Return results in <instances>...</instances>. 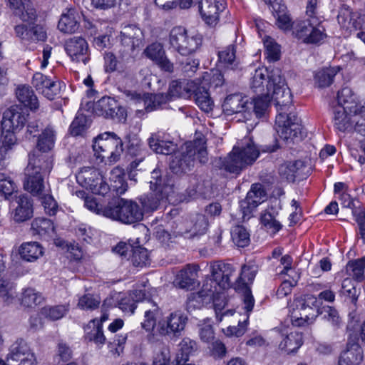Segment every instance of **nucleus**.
<instances>
[{"mask_svg":"<svg viewBox=\"0 0 365 365\" xmlns=\"http://www.w3.org/2000/svg\"><path fill=\"white\" fill-rule=\"evenodd\" d=\"M267 92L255 98L253 110L257 116H261L267 109L269 103L274 102L278 113L287 107L292 106V94L287 87L280 69H275L269 77Z\"/></svg>","mask_w":365,"mask_h":365,"instance_id":"nucleus-1","label":"nucleus"},{"mask_svg":"<svg viewBox=\"0 0 365 365\" xmlns=\"http://www.w3.org/2000/svg\"><path fill=\"white\" fill-rule=\"evenodd\" d=\"M234 270L231 265L225 264H213L210 267L212 278H207L202 285L201 290L198 292L191 293L187 300V310L200 309L205 304L211 302L217 289H212L219 284L222 287H230L231 281L230 277Z\"/></svg>","mask_w":365,"mask_h":365,"instance_id":"nucleus-2","label":"nucleus"},{"mask_svg":"<svg viewBox=\"0 0 365 365\" xmlns=\"http://www.w3.org/2000/svg\"><path fill=\"white\" fill-rule=\"evenodd\" d=\"M259 155V150L252 140L245 137L222 160L220 168L230 173L239 174L247 166L255 162Z\"/></svg>","mask_w":365,"mask_h":365,"instance_id":"nucleus-3","label":"nucleus"},{"mask_svg":"<svg viewBox=\"0 0 365 365\" xmlns=\"http://www.w3.org/2000/svg\"><path fill=\"white\" fill-rule=\"evenodd\" d=\"M207 155L204 139L187 142L171 156L170 169L176 174L185 173L194 165L196 159H198L201 163H205L207 161Z\"/></svg>","mask_w":365,"mask_h":365,"instance_id":"nucleus-4","label":"nucleus"},{"mask_svg":"<svg viewBox=\"0 0 365 365\" xmlns=\"http://www.w3.org/2000/svg\"><path fill=\"white\" fill-rule=\"evenodd\" d=\"M53 168L52 160L43 155L29 159L25 170L24 188L34 196L42 195L45 190L43 178Z\"/></svg>","mask_w":365,"mask_h":365,"instance_id":"nucleus-5","label":"nucleus"},{"mask_svg":"<svg viewBox=\"0 0 365 365\" xmlns=\"http://www.w3.org/2000/svg\"><path fill=\"white\" fill-rule=\"evenodd\" d=\"M123 141L115 133L105 132L93 140V150L97 158L106 165H112L123 153Z\"/></svg>","mask_w":365,"mask_h":365,"instance_id":"nucleus-6","label":"nucleus"},{"mask_svg":"<svg viewBox=\"0 0 365 365\" xmlns=\"http://www.w3.org/2000/svg\"><path fill=\"white\" fill-rule=\"evenodd\" d=\"M103 216L130 225L143 219V210L135 201L118 198L104 207Z\"/></svg>","mask_w":365,"mask_h":365,"instance_id":"nucleus-7","label":"nucleus"},{"mask_svg":"<svg viewBox=\"0 0 365 365\" xmlns=\"http://www.w3.org/2000/svg\"><path fill=\"white\" fill-rule=\"evenodd\" d=\"M202 43V36L197 32L176 26L169 33L170 48L182 56H188L198 51Z\"/></svg>","mask_w":365,"mask_h":365,"instance_id":"nucleus-8","label":"nucleus"},{"mask_svg":"<svg viewBox=\"0 0 365 365\" xmlns=\"http://www.w3.org/2000/svg\"><path fill=\"white\" fill-rule=\"evenodd\" d=\"M149 183L152 192L139 198L143 212L156 210L160 202L167 199L170 190H172L169 183L162 178L161 171L159 169H154L151 172Z\"/></svg>","mask_w":365,"mask_h":365,"instance_id":"nucleus-9","label":"nucleus"},{"mask_svg":"<svg viewBox=\"0 0 365 365\" xmlns=\"http://www.w3.org/2000/svg\"><path fill=\"white\" fill-rule=\"evenodd\" d=\"M318 299L313 295L294 299L289 308L292 325L303 327L312 323L317 317Z\"/></svg>","mask_w":365,"mask_h":365,"instance_id":"nucleus-10","label":"nucleus"},{"mask_svg":"<svg viewBox=\"0 0 365 365\" xmlns=\"http://www.w3.org/2000/svg\"><path fill=\"white\" fill-rule=\"evenodd\" d=\"M291 106L280 111L276 116V130L279 137L288 141L302 138L301 120L292 113H287Z\"/></svg>","mask_w":365,"mask_h":365,"instance_id":"nucleus-11","label":"nucleus"},{"mask_svg":"<svg viewBox=\"0 0 365 365\" xmlns=\"http://www.w3.org/2000/svg\"><path fill=\"white\" fill-rule=\"evenodd\" d=\"M187 320L184 313L175 311L158 323L157 332L163 336H179L185 329Z\"/></svg>","mask_w":365,"mask_h":365,"instance_id":"nucleus-12","label":"nucleus"},{"mask_svg":"<svg viewBox=\"0 0 365 365\" xmlns=\"http://www.w3.org/2000/svg\"><path fill=\"white\" fill-rule=\"evenodd\" d=\"M11 215L15 222H26L34 215L33 200L27 195H16L11 202Z\"/></svg>","mask_w":365,"mask_h":365,"instance_id":"nucleus-13","label":"nucleus"},{"mask_svg":"<svg viewBox=\"0 0 365 365\" xmlns=\"http://www.w3.org/2000/svg\"><path fill=\"white\" fill-rule=\"evenodd\" d=\"M65 51L71 60L86 65L91 60L89 46L82 37L74 36L65 42Z\"/></svg>","mask_w":365,"mask_h":365,"instance_id":"nucleus-14","label":"nucleus"},{"mask_svg":"<svg viewBox=\"0 0 365 365\" xmlns=\"http://www.w3.org/2000/svg\"><path fill=\"white\" fill-rule=\"evenodd\" d=\"M8 361L19 362L18 365H36V359L27 343L20 339L10 346Z\"/></svg>","mask_w":365,"mask_h":365,"instance_id":"nucleus-15","label":"nucleus"},{"mask_svg":"<svg viewBox=\"0 0 365 365\" xmlns=\"http://www.w3.org/2000/svg\"><path fill=\"white\" fill-rule=\"evenodd\" d=\"M27 117L28 114L21 107L12 106L4 112L1 128L14 132L21 130L27 121Z\"/></svg>","mask_w":365,"mask_h":365,"instance_id":"nucleus-16","label":"nucleus"},{"mask_svg":"<svg viewBox=\"0 0 365 365\" xmlns=\"http://www.w3.org/2000/svg\"><path fill=\"white\" fill-rule=\"evenodd\" d=\"M36 18L31 21H22L26 24H19L14 26L16 37L22 41H38L46 38V33L39 25L35 24Z\"/></svg>","mask_w":365,"mask_h":365,"instance_id":"nucleus-17","label":"nucleus"},{"mask_svg":"<svg viewBox=\"0 0 365 365\" xmlns=\"http://www.w3.org/2000/svg\"><path fill=\"white\" fill-rule=\"evenodd\" d=\"M223 0H201L199 10L202 19L207 25L215 26L219 21L220 14L225 10Z\"/></svg>","mask_w":365,"mask_h":365,"instance_id":"nucleus-18","label":"nucleus"},{"mask_svg":"<svg viewBox=\"0 0 365 365\" xmlns=\"http://www.w3.org/2000/svg\"><path fill=\"white\" fill-rule=\"evenodd\" d=\"M209 74L205 73L202 79H197L195 88L192 92L195 103L204 112H210L214 106V103L208 93Z\"/></svg>","mask_w":365,"mask_h":365,"instance_id":"nucleus-19","label":"nucleus"},{"mask_svg":"<svg viewBox=\"0 0 365 365\" xmlns=\"http://www.w3.org/2000/svg\"><path fill=\"white\" fill-rule=\"evenodd\" d=\"M242 301L244 304V309L246 312V318L242 322L239 321L237 327H228L225 331V334L227 336L239 337L242 336L246 331V326L249 319V315L252 311L255 305V299L252 294L250 289L247 286H245L242 295Z\"/></svg>","mask_w":365,"mask_h":365,"instance_id":"nucleus-20","label":"nucleus"},{"mask_svg":"<svg viewBox=\"0 0 365 365\" xmlns=\"http://www.w3.org/2000/svg\"><path fill=\"white\" fill-rule=\"evenodd\" d=\"M266 199V192L261 184H253L245 199L240 202V207L244 216L251 212Z\"/></svg>","mask_w":365,"mask_h":365,"instance_id":"nucleus-21","label":"nucleus"},{"mask_svg":"<svg viewBox=\"0 0 365 365\" xmlns=\"http://www.w3.org/2000/svg\"><path fill=\"white\" fill-rule=\"evenodd\" d=\"M252 103L249 102L246 96L240 93H234L227 96L222 105V110L227 115L247 113L252 108Z\"/></svg>","mask_w":365,"mask_h":365,"instance_id":"nucleus-22","label":"nucleus"},{"mask_svg":"<svg viewBox=\"0 0 365 365\" xmlns=\"http://www.w3.org/2000/svg\"><path fill=\"white\" fill-rule=\"evenodd\" d=\"M337 20L341 27L347 31L365 29V14L352 12L349 8L340 10Z\"/></svg>","mask_w":365,"mask_h":365,"instance_id":"nucleus-23","label":"nucleus"},{"mask_svg":"<svg viewBox=\"0 0 365 365\" xmlns=\"http://www.w3.org/2000/svg\"><path fill=\"white\" fill-rule=\"evenodd\" d=\"M33 86L46 98L53 100L59 93L57 82L41 73H36L32 78Z\"/></svg>","mask_w":365,"mask_h":365,"instance_id":"nucleus-24","label":"nucleus"},{"mask_svg":"<svg viewBox=\"0 0 365 365\" xmlns=\"http://www.w3.org/2000/svg\"><path fill=\"white\" fill-rule=\"evenodd\" d=\"M352 106H346L344 107L339 106L334 110V126L335 128L342 132L346 131L351 125V123H356L355 130L365 135V129L361 131L359 121L356 120V115L354 116V119H350L348 116V112L351 113Z\"/></svg>","mask_w":365,"mask_h":365,"instance_id":"nucleus-25","label":"nucleus"},{"mask_svg":"<svg viewBox=\"0 0 365 365\" xmlns=\"http://www.w3.org/2000/svg\"><path fill=\"white\" fill-rule=\"evenodd\" d=\"M13 14L21 21L37 18L36 10L31 0H6Z\"/></svg>","mask_w":365,"mask_h":365,"instance_id":"nucleus-26","label":"nucleus"},{"mask_svg":"<svg viewBox=\"0 0 365 365\" xmlns=\"http://www.w3.org/2000/svg\"><path fill=\"white\" fill-rule=\"evenodd\" d=\"M120 38L124 46L133 51L135 48L143 45L144 35L142 30L138 26L128 25L120 31Z\"/></svg>","mask_w":365,"mask_h":365,"instance_id":"nucleus-27","label":"nucleus"},{"mask_svg":"<svg viewBox=\"0 0 365 365\" xmlns=\"http://www.w3.org/2000/svg\"><path fill=\"white\" fill-rule=\"evenodd\" d=\"M93 111L98 115L106 118H114L120 113L123 115V110L119 107L117 101L110 97H103L93 106Z\"/></svg>","mask_w":365,"mask_h":365,"instance_id":"nucleus-28","label":"nucleus"},{"mask_svg":"<svg viewBox=\"0 0 365 365\" xmlns=\"http://www.w3.org/2000/svg\"><path fill=\"white\" fill-rule=\"evenodd\" d=\"M362 359V349L357 342L349 339L346 349L341 354L338 365H359Z\"/></svg>","mask_w":365,"mask_h":365,"instance_id":"nucleus-29","label":"nucleus"},{"mask_svg":"<svg viewBox=\"0 0 365 365\" xmlns=\"http://www.w3.org/2000/svg\"><path fill=\"white\" fill-rule=\"evenodd\" d=\"M197 79L193 81H173L169 86L168 96L170 101L173 98H188L192 96Z\"/></svg>","mask_w":365,"mask_h":365,"instance_id":"nucleus-30","label":"nucleus"},{"mask_svg":"<svg viewBox=\"0 0 365 365\" xmlns=\"http://www.w3.org/2000/svg\"><path fill=\"white\" fill-rule=\"evenodd\" d=\"M58 29L64 34H71L79 29V15L74 9L63 12L58 21Z\"/></svg>","mask_w":365,"mask_h":365,"instance_id":"nucleus-31","label":"nucleus"},{"mask_svg":"<svg viewBox=\"0 0 365 365\" xmlns=\"http://www.w3.org/2000/svg\"><path fill=\"white\" fill-rule=\"evenodd\" d=\"M198 266L187 264L181 269L176 277V283L182 289H192L197 283Z\"/></svg>","mask_w":365,"mask_h":365,"instance_id":"nucleus-32","label":"nucleus"},{"mask_svg":"<svg viewBox=\"0 0 365 365\" xmlns=\"http://www.w3.org/2000/svg\"><path fill=\"white\" fill-rule=\"evenodd\" d=\"M165 133L158 132L148 138L150 148L156 153L169 155L175 150L176 145L170 140L165 138Z\"/></svg>","mask_w":365,"mask_h":365,"instance_id":"nucleus-33","label":"nucleus"},{"mask_svg":"<svg viewBox=\"0 0 365 365\" xmlns=\"http://www.w3.org/2000/svg\"><path fill=\"white\" fill-rule=\"evenodd\" d=\"M145 309L144 319L141 322V327L147 331H151L155 327L157 329L156 321L160 315V310L156 303L152 300H148L143 304Z\"/></svg>","mask_w":365,"mask_h":365,"instance_id":"nucleus-34","label":"nucleus"},{"mask_svg":"<svg viewBox=\"0 0 365 365\" xmlns=\"http://www.w3.org/2000/svg\"><path fill=\"white\" fill-rule=\"evenodd\" d=\"M227 288L228 287H220L219 284L217 285L216 288L215 287L212 288V289H217V292H215L214 296L211 299V302L213 303L216 317L219 322H221L224 317L232 316L235 313L233 309H227L224 312L222 311L227 304L226 297L222 290Z\"/></svg>","mask_w":365,"mask_h":365,"instance_id":"nucleus-35","label":"nucleus"},{"mask_svg":"<svg viewBox=\"0 0 365 365\" xmlns=\"http://www.w3.org/2000/svg\"><path fill=\"white\" fill-rule=\"evenodd\" d=\"M276 68H274L275 70ZM274 69L269 73L264 68H259L255 71V73L250 80V88L255 93H264V83H266V91H267V85L269 84V77Z\"/></svg>","mask_w":365,"mask_h":365,"instance_id":"nucleus-36","label":"nucleus"},{"mask_svg":"<svg viewBox=\"0 0 365 365\" xmlns=\"http://www.w3.org/2000/svg\"><path fill=\"white\" fill-rule=\"evenodd\" d=\"M86 339L94 342L98 346H103L106 342V336L103 334V326L98 322V319H92L85 328Z\"/></svg>","mask_w":365,"mask_h":365,"instance_id":"nucleus-37","label":"nucleus"},{"mask_svg":"<svg viewBox=\"0 0 365 365\" xmlns=\"http://www.w3.org/2000/svg\"><path fill=\"white\" fill-rule=\"evenodd\" d=\"M16 94L19 101L24 106L29 108L31 110L38 108V100L30 87L26 86L18 87Z\"/></svg>","mask_w":365,"mask_h":365,"instance_id":"nucleus-38","label":"nucleus"},{"mask_svg":"<svg viewBox=\"0 0 365 365\" xmlns=\"http://www.w3.org/2000/svg\"><path fill=\"white\" fill-rule=\"evenodd\" d=\"M327 37L325 29L317 18H312V24L307 31V36L302 41L305 43L317 44L323 41Z\"/></svg>","mask_w":365,"mask_h":365,"instance_id":"nucleus-39","label":"nucleus"},{"mask_svg":"<svg viewBox=\"0 0 365 365\" xmlns=\"http://www.w3.org/2000/svg\"><path fill=\"white\" fill-rule=\"evenodd\" d=\"M19 254L24 259L34 262L43 255V248L37 242H25L21 245Z\"/></svg>","mask_w":365,"mask_h":365,"instance_id":"nucleus-40","label":"nucleus"},{"mask_svg":"<svg viewBox=\"0 0 365 365\" xmlns=\"http://www.w3.org/2000/svg\"><path fill=\"white\" fill-rule=\"evenodd\" d=\"M168 101H170V99L166 94L147 93L143 97H139L137 100V103H143L145 110L150 112L158 108L161 105L166 103Z\"/></svg>","mask_w":365,"mask_h":365,"instance_id":"nucleus-41","label":"nucleus"},{"mask_svg":"<svg viewBox=\"0 0 365 365\" xmlns=\"http://www.w3.org/2000/svg\"><path fill=\"white\" fill-rule=\"evenodd\" d=\"M269 3L272 8L277 26L282 30H288L291 27L292 28L291 19L286 11V6L281 3H272L271 0H269Z\"/></svg>","mask_w":365,"mask_h":365,"instance_id":"nucleus-42","label":"nucleus"},{"mask_svg":"<svg viewBox=\"0 0 365 365\" xmlns=\"http://www.w3.org/2000/svg\"><path fill=\"white\" fill-rule=\"evenodd\" d=\"M101 175L97 169L85 167L77 173L76 180L81 185L89 189L98 180H101Z\"/></svg>","mask_w":365,"mask_h":365,"instance_id":"nucleus-43","label":"nucleus"},{"mask_svg":"<svg viewBox=\"0 0 365 365\" xmlns=\"http://www.w3.org/2000/svg\"><path fill=\"white\" fill-rule=\"evenodd\" d=\"M34 234L41 237L50 236L54 232V225L51 220L44 217H36L31 223Z\"/></svg>","mask_w":365,"mask_h":365,"instance_id":"nucleus-44","label":"nucleus"},{"mask_svg":"<svg viewBox=\"0 0 365 365\" xmlns=\"http://www.w3.org/2000/svg\"><path fill=\"white\" fill-rule=\"evenodd\" d=\"M55 140L56 131L51 126H47L38 136L37 147L40 150L47 152L54 146Z\"/></svg>","mask_w":365,"mask_h":365,"instance_id":"nucleus-45","label":"nucleus"},{"mask_svg":"<svg viewBox=\"0 0 365 365\" xmlns=\"http://www.w3.org/2000/svg\"><path fill=\"white\" fill-rule=\"evenodd\" d=\"M339 71V67L326 68L317 71L314 76L315 84L319 88L330 86Z\"/></svg>","mask_w":365,"mask_h":365,"instance_id":"nucleus-46","label":"nucleus"},{"mask_svg":"<svg viewBox=\"0 0 365 365\" xmlns=\"http://www.w3.org/2000/svg\"><path fill=\"white\" fill-rule=\"evenodd\" d=\"M302 344V336L297 331H291L280 342L279 346L287 353L297 351Z\"/></svg>","mask_w":365,"mask_h":365,"instance_id":"nucleus-47","label":"nucleus"},{"mask_svg":"<svg viewBox=\"0 0 365 365\" xmlns=\"http://www.w3.org/2000/svg\"><path fill=\"white\" fill-rule=\"evenodd\" d=\"M261 224L264 228L271 233H276L279 231L282 228L281 223L276 220L275 213L272 208L271 210H267L262 213L260 217Z\"/></svg>","mask_w":365,"mask_h":365,"instance_id":"nucleus-48","label":"nucleus"},{"mask_svg":"<svg viewBox=\"0 0 365 365\" xmlns=\"http://www.w3.org/2000/svg\"><path fill=\"white\" fill-rule=\"evenodd\" d=\"M364 269L365 256L360 259L350 261L346 265V271L349 274L359 282H361L364 279Z\"/></svg>","mask_w":365,"mask_h":365,"instance_id":"nucleus-49","label":"nucleus"},{"mask_svg":"<svg viewBox=\"0 0 365 365\" xmlns=\"http://www.w3.org/2000/svg\"><path fill=\"white\" fill-rule=\"evenodd\" d=\"M43 301V297L41 293L33 288H26L24 289L21 295V304L26 307H35Z\"/></svg>","mask_w":365,"mask_h":365,"instance_id":"nucleus-50","label":"nucleus"},{"mask_svg":"<svg viewBox=\"0 0 365 365\" xmlns=\"http://www.w3.org/2000/svg\"><path fill=\"white\" fill-rule=\"evenodd\" d=\"M300 161L285 162L279 168V175L282 180L288 182H294L296 178V173L301 165Z\"/></svg>","mask_w":365,"mask_h":365,"instance_id":"nucleus-51","label":"nucleus"},{"mask_svg":"<svg viewBox=\"0 0 365 365\" xmlns=\"http://www.w3.org/2000/svg\"><path fill=\"white\" fill-rule=\"evenodd\" d=\"M231 237L233 242L239 247H245L250 243V233L242 225H236L231 230Z\"/></svg>","mask_w":365,"mask_h":365,"instance_id":"nucleus-52","label":"nucleus"},{"mask_svg":"<svg viewBox=\"0 0 365 365\" xmlns=\"http://www.w3.org/2000/svg\"><path fill=\"white\" fill-rule=\"evenodd\" d=\"M68 311V305L46 306L41 309V314L46 318L56 321L63 318Z\"/></svg>","mask_w":365,"mask_h":365,"instance_id":"nucleus-53","label":"nucleus"},{"mask_svg":"<svg viewBox=\"0 0 365 365\" xmlns=\"http://www.w3.org/2000/svg\"><path fill=\"white\" fill-rule=\"evenodd\" d=\"M190 223L191 226L186 232L190 233L192 237L204 234L208 225L207 219L203 215H196L191 219Z\"/></svg>","mask_w":365,"mask_h":365,"instance_id":"nucleus-54","label":"nucleus"},{"mask_svg":"<svg viewBox=\"0 0 365 365\" xmlns=\"http://www.w3.org/2000/svg\"><path fill=\"white\" fill-rule=\"evenodd\" d=\"M17 185L8 175L0 173V192L5 199H8L14 192H17Z\"/></svg>","mask_w":365,"mask_h":365,"instance_id":"nucleus-55","label":"nucleus"},{"mask_svg":"<svg viewBox=\"0 0 365 365\" xmlns=\"http://www.w3.org/2000/svg\"><path fill=\"white\" fill-rule=\"evenodd\" d=\"M196 346L195 341L190 338H184L178 345V351L176 354L175 360H188L190 354L194 351Z\"/></svg>","mask_w":365,"mask_h":365,"instance_id":"nucleus-56","label":"nucleus"},{"mask_svg":"<svg viewBox=\"0 0 365 365\" xmlns=\"http://www.w3.org/2000/svg\"><path fill=\"white\" fill-rule=\"evenodd\" d=\"M132 262L135 267H145L150 264L148 251L140 246L132 249Z\"/></svg>","mask_w":365,"mask_h":365,"instance_id":"nucleus-57","label":"nucleus"},{"mask_svg":"<svg viewBox=\"0 0 365 365\" xmlns=\"http://www.w3.org/2000/svg\"><path fill=\"white\" fill-rule=\"evenodd\" d=\"M312 24V19H307L304 20H297L292 24L293 35L299 40L303 41L307 36V31L310 29Z\"/></svg>","mask_w":365,"mask_h":365,"instance_id":"nucleus-58","label":"nucleus"},{"mask_svg":"<svg viewBox=\"0 0 365 365\" xmlns=\"http://www.w3.org/2000/svg\"><path fill=\"white\" fill-rule=\"evenodd\" d=\"M267 57L269 61H276L280 58L279 46L270 37L264 39Z\"/></svg>","mask_w":365,"mask_h":365,"instance_id":"nucleus-59","label":"nucleus"},{"mask_svg":"<svg viewBox=\"0 0 365 365\" xmlns=\"http://www.w3.org/2000/svg\"><path fill=\"white\" fill-rule=\"evenodd\" d=\"M101 299L98 297L87 294L78 299V307L83 310H93L99 307Z\"/></svg>","mask_w":365,"mask_h":365,"instance_id":"nucleus-60","label":"nucleus"},{"mask_svg":"<svg viewBox=\"0 0 365 365\" xmlns=\"http://www.w3.org/2000/svg\"><path fill=\"white\" fill-rule=\"evenodd\" d=\"M143 53L147 58L156 63L165 55V51L161 43L155 42L147 46Z\"/></svg>","mask_w":365,"mask_h":365,"instance_id":"nucleus-61","label":"nucleus"},{"mask_svg":"<svg viewBox=\"0 0 365 365\" xmlns=\"http://www.w3.org/2000/svg\"><path fill=\"white\" fill-rule=\"evenodd\" d=\"M46 192L39 196L41 200V204L44 207L46 213L49 215H55L58 210V203L51 195Z\"/></svg>","mask_w":365,"mask_h":365,"instance_id":"nucleus-62","label":"nucleus"},{"mask_svg":"<svg viewBox=\"0 0 365 365\" xmlns=\"http://www.w3.org/2000/svg\"><path fill=\"white\" fill-rule=\"evenodd\" d=\"M118 307L125 314H132L136 308L135 302L129 293L123 294L119 298Z\"/></svg>","mask_w":365,"mask_h":365,"instance_id":"nucleus-63","label":"nucleus"},{"mask_svg":"<svg viewBox=\"0 0 365 365\" xmlns=\"http://www.w3.org/2000/svg\"><path fill=\"white\" fill-rule=\"evenodd\" d=\"M170 352L168 347H162L158 352L155 353L153 365H170Z\"/></svg>","mask_w":365,"mask_h":365,"instance_id":"nucleus-64","label":"nucleus"}]
</instances>
